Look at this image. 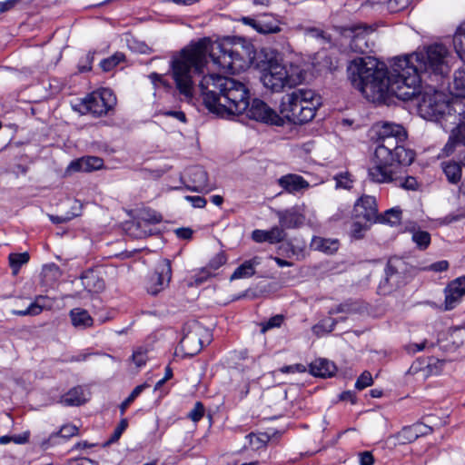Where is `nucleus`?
I'll return each instance as SVG.
<instances>
[{
	"label": "nucleus",
	"instance_id": "49",
	"mask_svg": "<svg viewBox=\"0 0 465 465\" xmlns=\"http://www.w3.org/2000/svg\"><path fill=\"white\" fill-rule=\"evenodd\" d=\"M127 426H128L127 420L126 419L121 420L119 424L117 425V427L114 429V433L112 434L111 438L109 439L108 443H113V442L117 441L120 439L123 432L127 428Z\"/></svg>",
	"mask_w": 465,
	"mask_h": 465
},
{
	"label": "nucleus",
	"instance_id": "41",
	"mask_svg": "<svg viewBox=\"0 0 465 465\" xmlns=\"http://www.w3.org/2000/svg\"><path fill=\"white\" fill-rule=\"evenodd\" d=\"M246 438L249 440L250 446L253 450H259L266 445L268 440H270L269 435L265 433L261 434H254L250 433L246 436Z\"/></svg>",
	"mask_w": 465,
	"mask_h": 465
},
{
	"label": "nucleus",
	"instance_id": "55",
	"mask_svg": "<svg viewBox=\"0 0 465 465\" xmlns=\"http://www.w3.org/2000/svg\"><path fill=\"white\" fill-rule=\"evenodd\" d=\"M22 0H5L0 2V13H5L15 8Z\"/></svg>",
	"mask_w": 465,
	"mask_h": 465
},
{
	"label": "nucleus",
	"instance_id": "15",
	"mask_svg": "<svg viewBox=\"0 0 465 465\" xmlns=\"http://www.w3.org/2000/svg\"><path fill=\"white\" fill-rule=\"evenodd\" d=\"M186 175L192 183V190L201 193H209L214 185L209 183L208 174L202 166H192L187 169Z\"/></svg>",
	"mask_w": 465,
	"mask_h": 465
},
{
	"label": "nucleus",
	"instance_id": "51",
	"mask_svg": "<svg viewBox=\"0 0 465 465\" xmlns=\"http://www.w3.org/2000/svg\"><path fill=\"white\" fill-rule=\"evenodd\" d=\"M279 371L282 373L304 372L306 368L302 364H293L283 366Z\"/></svg>",
	"mask_w": 465,
	"mask_h": 465
},
{
	"label": "nucleus",
	"instance_id": "24",
	"mask_svg": "<svg viewBox=\"0 0 465 465\" xmlns=\"http://www.w3.org/2000/svg\"><path fill=\"white\" fill-rule=\"evenodd\" d=\"M180 346L186 355L193 356L202 350V341L196 331H187L182 338Z\"/></svg>",
	"mask_w": 465,
	"mask_h": 465
},
{
	"label": "nucleus",
	"instance_id": "34",
	"mask_svg": "<svg viewBox=\"0 0 465 465\" xmlns=\"http://www.w3.org/2000/svg\"><path fill=\"white\" fill-rule=\"evenodd\" d=\"M453 89L456 96L465 97V64L454 73Z\"/></svg>",
	"mask_w": 465,
	"mask_h": 465
},
{
	"label": "nucleus",
	"instance_id": "39",
	"mask_svg": "<svg viewBox=\"0 0 465 465\" xmlns=\"http://www.w3.org/2000/svg\"><path fill=\"white\" fill-rule=\"evenodd\" d=\"M125 56L121 52H116L110 57L101 61L100 66L104 72H109L124 60Z\"/></svg>",
	"mask_w": 465,
	"mask_h": 465
},
{
	"label": "nucleus",
	"instance_id": "35",
	"mask_svg": "<svg viewBox=\"0 0 465 465\" xmlns=\"http://www.w3.org/2000/svg\"><path fill=\"white\" fill-rule=\"evenodd\" d=\"M443 171L451 183H457L461 178V167L458 163H443Z\"/></svg>",
	"mask_w": 465,
	"mask_h": 465
},
{
	"label": "nucleus",
	"instance_id": "29",
	"mask_svg": "<svg viewBox=\"0 0 465 465\" xmlns=\"http://www.w3.org/2000/svg\"><path fill=\"white\" fill-rule=\"evenodd\" d=\"M73 325L75 328L85 329L91 327L94 320L86 310L75 308L70 312Z\"/></svg>",
	"mask_w": 465,
	"mask_h": 465
},
{
	"label": "nucleus",
	"instance_id": "58",
	"mask_svg": "<svg viewBox=\"0 0 465 465\" xmlns=\"http://www.w3.org/2000/svg\"><path fill=\"white\" fill-rule=\"evenodd\" d=\"M226 262V258L223 253L217 254L210 261V267L216 270Z\"/></svg>",
	"mask_w": 465,
	"mask_h": 465
},
{
	"label": "nucleus",
	"instance_id": "20",
	"mask_svg": "<svg viewBox=\"0 0 465 465\" xmlns=\"http://www.w3.org/2000/svg\"><path fill=\"white\" fill-rule=\"evenodd\" d=\"M285 237L286 232L279 226H273L268 231L254 230L252 232V239L256 242H267L272 244L283 241Z\"/></svg>",
	"mask_w": 465,
	"mask_h": 465
},
{
	"label": "nucleus",
	"instance_id": "50",
	"mask_svg": "<svg viewBox=\"0 0 465 465\" xmlns=\"http://www.w3.org/2000/svg\"><path fill=\"white\" fill-rule=\"evenodd\" d=\"M388 8L391 12H399L406 8L412 0H386Z\"/></svg>",
	"mask_w": 465,
	"mask_h": 465
},
{
	"label": "nucleus",
	"instance_id": "43",
	"mask_svg": "<svg viewBox=\"0 0 465 465\" xmlns=\"http://www.w3.org/2000/svg\"><path fill=\"white\" fill-rule=\"evenodd\" d=\"M394 178L397 181H392L396 185L402 187L407 190H416L418 186L417 180L412 176H407L405 178L399 177L396 175V172L394 171Z\"/></svg>",
	"mask_w": 465,
	"mask_h": 465
},
{
	"label": "nucleus",
	"instance_id": "5",
	"mask_svg": "<svg viewBox=\"0 0 465 465\" xmlns=\"http://www.w3.org/2000/svg\"><path fill=\"white\" fill-rule=\"evenodd\" d=\"M376 127L377 144L371 159L372 165L368 169V177L373 183H389L397 181L393 167L397 164L410 165L415 153L404 147L407 134L401 124L382 122Z\"/></svg>",
	"mask_w": 465,
	"mask_h": 465
},
{
	"label": "nucleus",
	"instance_id": "9",
	"mask_svg": "<svg viewBox=\"0 0 465 465\" xmlns=\"http://www.w3.org/2000/svg\"><path fill=\"white\" fill-rule=\"evenodd\" d=\"M421 94L418 104L420 115L430 121H438L448 110L449 102L443 93L429 88L423 93L416 94L413 98Z\"/></svg>",
	"mask_w": 465,
	"mask_h": 465
},
{
	"label": "nucleus",
	"instance_id": "31",
	"mask_svg": "<svg viewBox=\"0 0 465 465\" xmlns=\"http://www.w3.org/2000/svg\"><path fill=\"white\" fill-rule=\"evenodd\" d=\"M70 209L71 211L65 213L64 214L50 215V220L56 224L67 223L81 214L82 205L79 201L73 200L70 202Z\"/></svg>",
	"mask_w": 465,
	"mask_h": 465
},
{
	"label": "nucleus",
	"instance_id": "14",
	"mask_svg": "<svg viewBox=\"0 0 465 465\" xmlns=\"http://www.w3.org/2000/svg\"><path fill=\"white\" fill-rule=\"evenodd\" d=\"M242 21L244 25L252 26L260 34H277L282 31L280 20L272 15L265 14L257 19L242 17Z\"/></svg>",
	"mask_w": 465,
	"mask_h": 465
},
{
	"label": "nucleus",
	"instance_id": "2",
	"mask_svg": "<svg viewBox=\"0 0 465 465\" xmlns=\"http://www.w3.org/2000/svg\"><path fill=\"white\" fill-rule=\"evenodd\" d=\"M446 54L443 45H430L425 52L396 58L391 72L374 57L357 58L348 66L349 79L372 103L384 102L389 95L409 101L420 93V74L448 73Z\"/></svg>",
	"mask_w": 465,
	"mask_h": 465
},
{
	"label": "nucleus",
	"instance_id": "38",
	"mask_svg": "<svg viewBox=\"0 0 465 465\" xmlns=\"http://www.w3.org/2000/svg\"><path fill=\"white\" fill-rule=\"evenodd\" d=\"M237 376H238L237 380L239 381V384H237L234 391H235L236 397L240 401H242L249 393L251 379H250V377H244L242 374H240V373H237Z\"/></svg>",
	"mask_w": 465,
	"mask_h": 465
},
{
	"label": "nucleus",
	"instance_id": "30",
	"mask_svg": "<svg viewBox=\"0 0 465 465\" xmlns=\"http://www.w3.org/2000/svg\"><path fill=\"white\" fill-rule=\"evenodd\" d=\"M45 298L44 296L35 297V302H31L25 310H13L12 313L16 316H35L40 314L45 308Z\"/></svg>",
	"mask_w": 465,
	"mask_h": 465
},
{
	"label": "nucleus",
	"instance_id": "7",
	"mask_svg": "<svg viewBox=\"0 0 465 465\" xmlns=\"http://www.w3.org/2000/svg\"><path fill=\"white\" fill-rule=\"evenodd\" d=\"M263 85L272 92H281L284 88H292L300 84L303 80L301 68L293 64H282L277 62L270 63L262 75Z\"/></svg>",
	"mask_w": 465,
	"mask_h": 465
},
{
	"label": "nucleus",
	"instance_id": "59",
	"mask_svg": "<svg viewBox=\"0 0 465 465\" xmlns=\"http://www.w3.org/2000/svg\"><path fill=\"white\" fill-rule=\"evenodd\" d=\"M193 230L190 228H178L175 230V234L178 238L183 239V240H189L193 236Z\"/></svg>",
	"mask_w": 465,
	"mask_h": 465
},
{
	"label": "nucleus",
	"instance_id": "21",
	"mask_svg": "<svg viewBox=\"0 0 465 465\" xmlns=\"http://www.w3.org/2000/svg\"><path fill=\"white\" fill-rule=\"evenodd\" d=\"M82 284L88 292L99 293L105 288V282L100 273L94 270L85 271L81 277Z\"/></svg>",
	"mask_w": 465,
	"mask_h": 465
},
{
	"label": "nucleus",
	"instance_id": "6",
	"mask_svg": "<svg viewBox=\"0 0 465 465\" xmlns=\"http://www.w3.org/2000/svg\"><path fill=\"white\" fill-rule=\"evenodd\" d=\"M320 104V97L312 90L298 89L282 97L280 113L289 122L302 124L314 118Z\"/></svg>",
	"mask_w": 465,
	"mask_h": 465
},
{
	"label": "nucleus",
	"instance_id": "52",
	"mask_svg": "<svg viewBox=\"0 0 465 465\" xmlns=\"http://www.w3.org/2000/svg\"><path fill=\"white\" fill-rule=\"evenodd\" d=\"M449 268V262L446 260L439 261L434 263H431L430 266L425 268V270L433 271V272H445Z\"/></svg>",
	"mask_w": 465,
	"mask_h": 465
},
{
	"label": "nucleus",
	"instance_id": "12",
	"mask_svg": "<svg viewBox=\"0 0 465 465\" xmlns=\"http://www.w3.org/2000/svg\"><path fill=\"white\" fill-rule=\"evenodd\" d=\"M410 268L411 266L401 257H391L385 268V282L391 288L398 287L402 282L404 275L410 272Z\"/></svg>",
	"mask_w": 465,
	"mask_h": 465
},
{
	"label": "nucleus",
	"instance_id": "10",
	"mask_svg": "<svg viewBox=\"0 0 465 465\" xmlns=\"http://www.w3.org/2000/svg\"><path fill=\"white\" fill-rule=\"evenodd\" d=\"M115 104L116 97L109 88L94 91L83 100V105L86 112L97 117L106 115Z\"/></svg>",
	"mask_w": 465,
	"mask_h": 465
},
{
	"label": "nucleus",
	"instance_id": "37",
	"mask_svg": "<svg viewBox=\"0 0 465 465\" xmlns=\"http://www.w3.org/2000/svg\"><path fill=\"white\" fill-rule=\"evenodd\" d=\"M412 241L420 250H426L430 244V234L426 231L414 230L412 232Z\"/></svg>",
	"mask_w": 465,
	"mask_h": 465
},
{
	"label": "nucleus",
	"instance_id": "22",
	"mask_svg": "<svg viewBox=\"0 0 465 465\" xmlns=\"http://www.w3.org/2000/svg\"><path fill=\"white\" fill-rule=\"evenodd\" d=\"M459 146L465 147V123L459 124L451 131L449 141L443 148V153L449 156Z\"/></svg>",
	"mask_w": 465,
	"mask_h": 465
},
{
	"label": "nucleus",
	"instance_id": "56",
	"mask_svg": "<svg viewBox=\"0 0 465 465\" xmlns=\"http://www.w3.org/2000/svg\"><path fill=\"white\" fill-rule=\"evenodd\" d=\"M361 465H373L374 458L371 452L363 451L359 454Z\"/></svg>",
	"mask_w": 465,
	"mask_h": 465
},
{
	"label": "nucleus",
	"instance_id": "64",
	"mask_svg": "<svg viewBox=\"0 0 465 465\" xmlns=\"http://www.w3.org/2000/svg\"><path fill=\"white\" fill-rule=\"evenodd\" d=\"M351 311L350 306L348 304H340L334 309L330 311V313H340V312H349Z\"/></svg>",
	"mask_w": 465,
	"mask_h": 465
},
{
	"label": "nucleus",
	"instance_id": "42",
	"mask_svg": "<svg viewBox=\"0 0 465 465\" xmlns=\"http://www.w3.org/2000/svg\"><path fill=\"white\" fill-rule=\"evenodd\" d=\"M147 387V385L141 384L136 386L130 395L122 402L120 405L121 414L123 415L128 406L142 393V391Z\"/></svg>",
	"mask_w": 465,
	"mask_h": 465
},
{
	"label": "nucleus",
	"instance_id": "63",
	"mask_svg": "<svg viewBox=\"0 0 465 465\" xmlns=\"http://www.w3.org/2000/svg\"><path fill=\"white\" fill-rule=\"evenodd\" d=\"M12 438V441L16 443V444H24V443H26L28 441V439H29V432L26 431V432H24L22 435H15V436H11Z\"/></svg>",
	"mask_w": 465,
	"mask_h": 465
},
{
	"label": "nucleus",
	"instance_id": "19",
	"mask_svg": "<svg viewBox=\"0 0 465 465\" xmlns=\"http://www.w3.org/2000/svg\"><path fill=\"white\" fill-rule=\"evenodd\" d=\"M279 185L290 193H295L309 188V183L301 175L288 173L278 180Z\"/></svg>",
	"mask_w": 465,
	"mask_h": 465
},
{
	"label": "nucleus",
	"instance_id": "25",
	"mask_svg": "<svg viewBox=\"0 0 465 465\" xmlns=\"http://www.w3.org/2000/svg\"><path fill=\"white\" fill-rule=\"evenodd\" d=\"M259 257L247 260L238 266L230 277L231 281L245 279L253 276L256 272L255 267L261 263Z\"/></svg>",
	"mask_w": 465,
	"mask_h": 465
},
{
	"label": "nucleus",
	"instance_id": "4",
	"mask_svg": "<svg viewBox=\"0 0 465 465\" xmlns=\"http://www.w3.org/2000/svg\"><path fill=\"white\" fill-rule=\"evenodd\" d=\"M199 90L204 106L220 117L229 118L245 112L250 119L280 124L279 115L262 100L255 98L250 103L249 89L236 79L207 74L200 81Z\"/></svg>",
	"mask_w": 465,
	"mask_h": 465
},
{
	"label": "nucleus",
	"instance_id": "48",
	"mask_svg": "<svg viewBox=\"0 0 465 465\" xmlns=\"http://www.w3.org/2000/svg\"><path fill=\"white\" fill-rule=\"evenodd\" d=\"M283 322V316L281 314H277L270 318L267 322L262 324V332H265L266 331L280 327Z\"/></svg>",
	"mask_w": 465,
	"mask_h": 465
},
{
	"label": "nucleus",
	"instance_id": "28",
	"mask_svg": "<svg viewBox=\"0 0 465 465\" xmlns=\"http://www.w3.org/2000/svg\"><path fill=\"white\" fill-rule=\"evenodd\" d=\"M311 246L313 250L332 254L339 248V242L333 239H326L320 236H314L312 239Z\"/></svg>",
	"mask_w": 465,
	"mask_h": 465
},
{
	"label": "nucleus",
	"instance_id": "13",
	"mask_svg": "<svg viewBox=\"0 0 465 465\" xmlns=\"http://www.w3.org/2000/svg\"><path fill=\"white\" fill-rule=\"evenodd\" d=\"M432 432V428L422 423L417 422L410 426L403 427L399 432L391 436L394 444L404 445L416 440L418 438L429 435Z\"/></svg>",
	"mask_w": 465,
	"mask_h": 465
},
{
	"label": "nucleus",
	"instance_id": "18",
	"mask_svg": "<svg viewBox=\"0 0 465 465\" xmlns=\"http://www.w3.org/2000/svg\"><path fill=\"white\" fill-rule=\"evenodd\" d=\"M465 295V276L452 281L445 289V310L456 307L461 297Z\"/></svg>",
	"mask_w": 465,
	"mask_h": 465
},
{
	"label": "nucleus",
	"instance_id": "26",
	"mask_svg": "<svg viewBox=\"0 0 465 465\" xmlns=\"http://www.w3.org/2000/svg\"><path fill=\"white\" fill-rule=\"evenodd\" d=\"M85 401L86 399L81 386L72 388L60 399V403L64 406H80Z\"/></svg>",
	"mask_w": 465,
	"mask_h": 465
},
{
	"label": "nucleus",
	"instance_id": "36",
	"mask_svg": "<svg viewBox=\"0 0 465 465\" xmlns=\"http://www.w3.org/2000/svg\"><path fill=\"white\" fill-rule=\"evenodd\" d=\"M28 252L22 253H11L9 255V265L12 268L13 274L16 275L20 270V268L28 262L29 261Z\"/></svg>",
	"mask_w": 465,
	"mask_h": 465
},
{
	"label": "nucleus",
	"instance_id": "57",
	"mask_svg": "<svg viewBox=\"0 0 465 465\" xmlns=\"http://www.w3.org/2000/svg\"><path fill=\"white\" fill-rule=\"evenodd\" d=\"M78 432V429L73 425L63 426L60 430V434L64 438H69L75 435Z\"/></svg>",
	"mask_w": 465,
	"mask_h": 465
},
{
	"label": "nucleus",
	"instance_id": "32",
	"mask_svg": "<svg viewBox=\"0 0 465 465\" xmlns=\"http://www.w3.org/2000/svg\"><path fill=\"white\" fill-rule=\"evenodd\" d=\"M453 46L460 60L465 61V22L457 28L453 35Z\"/></svg>",
	"mask_w": 465,
	"mask_h": 465
},
{
	"label": "nucleus",
	"instance_id": "8",
	"mask_svg": "<svg viewBox=\"0 0 465 465\" xmlns=\"http://www.w3.org/2000/svg\"><path fill=\"white\" fill-rule=\"evenodd\" d=\"M341 35L350 39L351 51L357 54L372 52L374 46L375 29L371 25H354L341 28Z\"/></svg>",
	"mask_w": 465,
	"mask_h": 465
},
{
	"label": "nucleus",
	"instance_id": "23",
	"mask_svg": "<svg viewBox=\"0 0 465 465\" xmlns=\"http://www.w3.org/2000/svg\"><path fill=\"white\" fill-rule=\"evenodd\" d=\"M336 371L335 364L326 359H317L310 364V372L316 377H331Z\"/></svg>",
	"mask_w": 465,
	"mask_h": 465
},
{
	"label": "nucleus",
	"instance_id": "11",
	"mask_svg": "<svg viewBox=\"0 0 465 465\" xmlns=\"http://www.w3.org/2000/svg\"><path fill=\"white\" fill-rule=\"evenodd\" d=\"M172 277L171 262L168 259L161 260L155 266L153 273L147 283V292L156 295L169 283Z\"/></svg>",
	"mask_w": 465,
	"mask_h": 465
},
{
	"label": "nucleus",
	"instance_id": "17",
	"mask_svg": "<svg viewBox=\"0 0 465 465\" xmlns=\"http://www.w3.org/2000/svg\"><path fill=\"white\" fill-rule=\"evenodd\" d=\"M356 216L362 217L368 222H377L379 218L376 199L371 195L361 197L354 206Z\"/></svg>",
	"mask_w": 465,
	"mask_h": 465
},
{
	"label": "nucleus",
	"instance_id": "16",
	"mask_svg": "<svg viewBox=\"0 0 465 465\" xmlns=\"http://www.w3.org/2000/svg\"><path fill=\"white\" fill-rule=\"evenodd\" d=\"M276 215L279 219L280 228L283 230L298 228L302 226L305 221V216L299 206L277 211Z\"/></svg>",
	"mask_w": 465,
	"mask_h": 465
},
{
	"label": "nucleus",
	"instance_id": "45",
	"mask_svg": "<svg viewBox=\"0 0 465 465\" xmlns=\"http://www.w3.org/2000/svg\"><path fill=\"white\" fill-rule=\"evenodd\" d=\"M334 180L336 181V188L351 189L352 187V180L348 172L335 175Z\"/></svg>",
	"mask_w": 465,
	"mask_h": 465
},
{
	"label": "nucleus",
	"instance_id": "62",
	"mask_svg": "<svg viewBox=\"0 0 465 465\" xmlns=\"http://www.w3.org/2000/svg\"><path fill=\"white\" fill-rule=\"evenodd\" d=\"M163 114L167 115V116H173V117L178 119L182 123L186 122L185 114L182 111H167V112H164Z\"/></svg>",
	"mask_w": 465,
	"mask_h": 465
},
{
	"label": "nucleus",
	"instance_id": "3",
	"mask_svg": "<svg viewBox=\"0 0 465 465\" xmlns=\"http://www.w3.org/2000/svg\"><path fill=\"white\" fill-rule=\"evenodd\" d=\"M221 70L237 74L248 69L255 58L254 46L241 37L212 42L209 38L184 47L173 55L170 70L179 94L191 99L193 96V73L202 74L207 64V55Z\"/></svg>",
	"mask_w": 465,
	"mask_h": 465
},
{
	"label": "nucleus",
	"instance_id": "60",
	"mask_svg": "<svg viewBox=\"0 0 465 465\" xmlns=\"http://www.w3.org/2000/svg\"><path fill=\"white\" fill-rule=\"evenodd\" d=\"M426 343H427V341H424L420 343H411V344H409L407 346V351L408 352L410 353H416L418 351H421L424 350L425 346H426Z\"/></svg>",
	"mask_w": 465,
	"mask_h": 465
},
{
	"label": "nucleus",
	"instance_id": "47",
	"mask_svg": "<svg viewBox=\"0 0 465 465\" xmlns=\"http://www.w3.org/2000/svg\"><path fill=\"white\" fill-rule=\"evenodd\" d=\"M204 414V406L201 401H197L194 404V407L190 411L187 417L191 419L193 421H199Z\"/></svg>",
	"mask_w": 465,
	"mask_h": 465
},
{
	"label": "nucleus",
	"instance_id": "53",
	"mask_svg": "<svg viewBox=\"0 0 465 465\" xmlns=\"http://www.w3.org/2000/svg\"><path fill=\"white\" fill-rule=\"evenodd\" d=\"M133 361L137 367H142L147 361L146 353L143 351H136L133 354Z\"/></svg>",
	"mask_w": 465,
	"mask_h": 465
},
{
	"label": "nucleus",
	"instance_id": "46",
	"mask_svg": "<svg viewBox=\"0 0 465 465\" xmlns=\"http://www.w3.org/2000/svg\"><path fill=\"white\" fill-rule=\"evenodd\" d=\"M372 382L373 380L371 372L368 371H364L357 379L355 388L361 391L371 386Z\"/></svg>",
	"mask_w": 465,
	"mask_h": 465
},
{
	"label": "nucleus",
	"instance_id": "40",
	"mask_svg": "<svg viewBox=\"0 0 465 465\" xmlns=\"http://www.w3.org/2000/svg\"><path fill=\"white\" fill-rule=\"evenodd\" d=\"M336 325V321L331 318H328L325 320H322L318 324L314 325L312 328L313 332L321 336L323 333H329L333 331L334 326Z\"/></svg>",
	"mask_w": 465,
	"mask_h": 465
},
{
	"label": "nucleus",
	"instance_id": "33",
	"mask_svg": "<svg viewBox=\"0 0 465 465\" xmlns=\"http://www.w3.org/2000/svg\"><path fill=\"white\" fill-rule=\"evenodd\" d=\"M402 211L399 207L387 210L382 215H379L377 222L395 226L401 223Z\"/></svg>",
	"mask_w": 465,
	"mask_h": 465
},
{
	"label": "nucleus",
	"instance_id": "44",
	"mask_svg": "<svg viewBox=\"0 0 465 465\" xmlns=\"http://www.w3.org/2000/svg\"><path fill=\"white\" fill-rule=\"evenodd\" d=\"M305 35L311 38L321 39L323 43L331 42L330 35L320 28L308 27L305 29Z\"/></svg>",
	"mask_w": 465,
	"mask_h": 465
},
{
	"label": "nucleus",
	"instance_id": "27",
	"mask_svg": "<svg viewBox=\"0 0 465 465\" xmlns=\"http://www.w3.org/2000/svg\"><path fill=\"white\" fill-rule=\"evenodd\" d=\"M104 161L100 157L88 156L71 163V167L77 171L91 172L102 168Z\"/></svg>",
	"mask_w": 465,
	"mask_h": 465
},
{
	"label": "nucleus",
	"instance_id": "54",
	"mask_svg": "<svg viewBox=\"0 0 465 465\" xmlns=\"http://www.w3.org/2000/svg\"><path fill=\"white\" fill-rule=\"evenodd\" d=\"M185 199L192 203V205L195 208H203L205 207L207 202L202 196H185Z\"/></svg>",
	"mask_w": 465,
	"mask_h": 465
},
{
	"label": "nucleus",
	"instance_id": "1",
	"mask_svg": "<svg viewBox=\"0 0 465 465\" xmlns=\"http://www.w3.org/2000/svg\"><path fill=\"white\" fill-rule=\"evenodd\" d=\"M446 54L443 45H430L425 52L396 58L391 72L374 57L357 58L348 66L349 79L372 103L384 102L389 95L409 101L420 93V74L448 73Z\"/></svg>",
	"mask_w": 465,
	"mask_h": 465
},
{
	"label": "nucleus",
	"instance_id": "61",
	"mask_svg": "<svg viewBox=\"0 0 465 465\" xmlns=\"http://www.w3.org/2000/svg\"><path fill=\"white\" fill-rule=\"evenodd\" d=\"M68 465H97V463L88 458H79L71 460Z\"/></svg>",
	"mask_w": 465,
	"mask_h": 465
}]
</instances>
